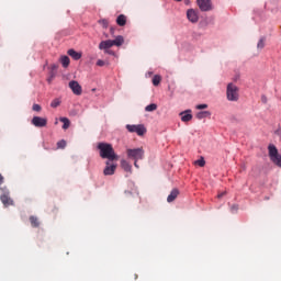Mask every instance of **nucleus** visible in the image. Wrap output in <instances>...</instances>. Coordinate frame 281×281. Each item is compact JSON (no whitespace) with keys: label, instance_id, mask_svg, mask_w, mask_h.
<instances>
[{"label":"nucleus","instance_id":"4be33fe9","mask_svg":"<svg viewBox=\"0 0 281 281\" xmlns=\"http://www.w3.org/2000/svg\"><path fill=\"white\" fill-rule=\"evenodd\" d=\"M60 63H61L63 67H65V69H67V67H69V63H70L69 57L61 56Z\"/></svg>","mask_w":281,"mask_h":281},{"label":"nucleus","instance_id":"a211bd4d","mask_svg":"<svg viewBox=\"0 0 281 281\" xmlns=\"http://www.w3.org/2000/svg\"><path fill=\"white\" fill-rule=\"evenodd\" d=\"M29 220L32 227H41V222L38 221V217L31 215Z\"/></svg>","mask_w":281,"mask_h":281},{"label":"nucleus","instance_id":"58836bf2","mask_svg":"<svg viewBox=\"0 0 281 281\" xmlns=\"http://www.w3.org/2000/svg\"><path fill=\"white\" fill-rule=\"evenodd\" d=\"M175 1H182V0H175Z\"/></svg>","mask_w":281,"mask_h":281},{"label":"nucleus","instance_id":"6e6552de","mask_svg":"<svg viewBox=\"0 0 281 281\" xmlns=\"http://www.w3.org/2000/svg\"><path fill=\"white\" fill-rule=\"evenodd\" d=\"M69 89H71L75 95H82V86L76 80H71L68 83Z\"/></svg>","mask_w":281,"mask_h":281},{"label":"nucleus","instance_id":"f257e3e1","mask_svg":"<svg viewBox=\"0 0 281 281\" xmlns=\"http://www.w3.org/2000/svg\"><path fill=\"white\" fill-rule=\"evenodd\" d=\"M98 149L100 150V158L108 159V161H117L120 157L115 154V149H113V145L109 143H99Z\"/></svg>","mask_w":281,"mask_h":281},{"label":"nucleus","instance_id":"c85d7f7f","mask_svg":"<svg viewBox=\"0 0 281 281\" xmlns=\"http://www.w3.org/2000/svg\"><path fill=\"white\" fill-rule=\"evenodd\" d=\"M32 109H33V111H36L37 113H41V111H43V108L37 103H34Z\"/></svg>","mask_w":281,"mask_h":281},{"label":"nucleus","instance_id":"473e14b6","mask_svg":"<svg viewBox=\"0 0 281 281\" xmlns=\"http://www.w3.org/2000/svg\"><path fill=\"white\" fill-rule=\"evenodd\" d=\"M104 53H105V54H109L110 56H113V54H114L113 50H111V49H109V48H108L106 50H104Z\"/></svg>","mask_w":281,"mask_h":281},{"label":"nucleus","instance_id":"1a4fd4ad","mask_svg":"<svg viewBox=\"0 0 281 281\" xmlns=\"http://www.w3.org/2000/svg\"><path fill=\"white\" fill-rule=\"evenodd\" d=\"M31 124L36 128H45L47 126V119L41 116H34L31 121Z\"/></svg>","mask_w":281,"mask_h":281},{"label":"nucleus","instance_id":"aec40b11","mask_svg":"<svg viewBox=\"0 0 281 281\" xmlns=\"http://www.w3.org/2000/svg\"><path fill=\"white\" fill-rule=\"evenodd\" d=\"M210 115H212V113H210V111H202V112H199L195 117L198 120H205V117H210Z\"/></svg>","mask_w":281,"mask_h":281},{"label":"nucleus","instance_id":"4468645a","mask_svg":"<svg viewBox=\"0 0 281 281\" xmlns=\"http://www.w3.org/2000/svg\"><path fill=\"white\" fill-rule=\"evenodd\" d=\"M177 196H179V189L171 190L170 194L167 198V202L172 203V201H175Z\"/></svg>","mask_w":281,"mask_h":281},{"label":"nucleus","instance_id":"c9c22d12","mask_svg":"<svg viewBox=\"0 0 281 281\" xmlns=\"http://www.w3.org/2000/svg\"><path fill=\"white\" fill-rule=\"evenodd\" d=\"M135 168H139V165L137 164V160H134Z\"/></svg>","mask_w":281,"mask_h":281},{"label":"nucleus","instance_id":"f704fd0d","mask_svg":"<svg viewBox=\"0 0 281 281\" xmlns=\"http://www.w3.org/2000/svg\"><path fill=\"white\" fill-rule=\"evenodd\" d=\"M3 183V176L0 173V186Z\"/></svg>","mask_w":281,"mask_h":281},{"label":"nucleus","instance_id":"bb28decb","mask_svg":"<svg viewBox=\"0 0 281 281\" xmlns=\"http://www.w3.org/2000/svg\"><path fill=\"white\" fill-rule=\"evenodd\" d=\"M99 24L102 25V27H109V20L103 19V20H99Z\"/></svg>","mask_w":281,"mask_h":281},{"label":"nucleus","instance_id":"b1692460","mask_svg":"<svg viewBox=\"0 0 281 281\" xmlns=\"http://www.w3.org/2000/svg\"><path fill=\"white\" fill-rule=\"evenodd\" d=\"M145 111H146L147 113H150V112H153V111H157V104L150 103L149 105H147V106L145 108Z\"/></svg>","mask_w":281,"mask_h":281},{"label":"nucleus","instance_id":"9b49d317","mask_svg":"<svg viewBox=\"0 0 281 281\" xmlns=\"http://www.w3.org/2000/svg\"><path fill=\"white\" fill-rule=\"evenodd\" d=\"M187 19L191 22V23H199V14L196 13V11H194L193 9H189L187 11Z\"/></svg>","mask_w":281,"mask_h":281},{"label":"nucleus","instance_id":"20e7f679","mask_svg":"<svg viewBox=\"0 0 281 281\" xmlns=\"http://www.w3.org/2000/svg\"><path fill=\"white\" fill-rule=\"evenodd\" d=\"M2 194L0 195V201L4 205V207H9V205H14V200L10 198V190L5 187L0 188Z\"/></svg>","mask_w":281,"mask_h":281},{"label":"nucleus","instance_id":"5701e85b","mask_svg":"<svg viewBox=\"0 0 281 281\" xmlns=\"http://www.w3.org/2000/svg\"><path fill=\"white\" fill-rule=\"evenodd\" d=\"M160 82H161V76H159V75L154 76V78H153L154 87H159Z\"/></svg>","mask_w":281,"mask_h":281},{"label":"nucleus","instance_id":"39448f33","mask_svg":"<svg viewBox=\"0 0 281 281\" xmlns=\"http://www.w3.org/2000/svg\"><path fill=\"white\" fill-rule=\"evenodd\" d=\"M268 150L271 161L281 168V156L278 154V148L274 145H269Z\"/></svg>","mask_w":281,"mask_h":281},{"label":"nucleus","instance_id":"6ab92c4d","mask_svg":"<svg viewBox=\"0 0 281 281\" xmlns=\"http://www.w3.org/2000/svg\"><path fill=\"white\" fill-rule=\"evenodd\" d=\"M116 23L120 25V27H124V25H126V15L120 14L116 18Z\"/></svg>","mask_w":281,"mask_h":281},{"label":"nucleus","instance_id":"393cba45","mask_svg":"<svg viewBox=\"0 0 281 281\" xmlns=\"http://www.w3.org/2000/svg\"><path fill=\"white\" fill-rule=\"evenodd\" d=\"M50 106H52V109H57V106H60V99H54L50 102Z\"/></svg>","mask_w":281,"mask_h":281},{"label":"nucleus","instance_id":"2f4dec72","mask_svg":"<svg viewBox=\"0 0 281 281\" xmlns=\"http://www.w3.org/2000/svg\"><path fill=\"white\" fill-rule=\"evenodd\" d=\"M196 109L199 110L207 109V104H199L196 105Z\"/></svg>","mask_w":281,"mask_h":281},{"label":"nucleus","instance_id":"4c0bfd02","mask_svg":"<svg viewBox=\"0 0 281 281\" xmlns=\"http://www.w3.org/2000/svg\"><path fill=\"white\" fill-rule=\"evenodd\" d=\"M53 69H56V66H53Z\"/></svg>","mask_w":281,"mask_h":281},{"label":"nucleus","instance_id":"cd10ccee","mask_svg":"<svg viewBox=\"0 0 281 281\" xmlns=\"http://www.w3.org/2000/svg\"><path fill=\"white\" fill-rule=\"evenodd\" d=\"M258 49H265V38H260L257 44Z\"/></svg>","mask_w":281,"mask_h":281},{"label":"nucleus","instance_id":"f03ea898","mask_svg":"<svg viewBox=\"0 0 281 281\" xmlns=\"http://www.w3.org/2000/svg\"><path fill=\"white\" fill-rule=\"evenodd\" d=\"M226 98L229 102H238V88L234 83H228L226 88Z\"/></svg>","mask_w":281,"mask_h":281},{"label":"nucleus","instance_id":"423d86ee","mask_svg":"<svg viewBox=\"0 0 281 281\" xmlns=\"http://www.w3.org/2000/svg\"><path fill=\"white\" fill-rule=\"evenodd\" d=\"M126 130L128 131V133H136V135L140 137L142 135H146V127L143 124H138V125L127 124Z\"/></svg>","mask_w":281,"mask_h":281},{"label":"nucleus","instance_id":"f3484780","mask_svg":"<svg viewBox=\"0 0 281 281\" xmlns=\"http://www.w3.org/2000/svg\"><path fill=\"white\" fill-rule=\"evenodd\" d=\"M68 56H70L71 58H74V60H80V58H82V54L74 50V49H69L68 50Z\"/></svg>","mask_w":281,"mask_h":281},{"label":"nucleus","instance_id":"a878e982","mask_svg":"<svg viewBox=\"0 0 281 281\" xmlns=\"http://www.w3.org/2000/svg\"><path fill=\"white\" fill-rule=\"evenodd\" d=\"M67 146V142L65 139H61L57 142V148L64 149Z\"/></svg>","mask_w":281,"mask_h":281},{"label":"nucleus","instance_id":"f8f14e48","mask_svg":"<svg viewBox=\"0 0 281 281\" xmlns=\"http://www.w3.org/2000/svg\"><path fill=\"white\" fill-rule=\"evenodd\" d=\"M111 47H113L112 40L102 41L99 44V49H103V52L106 50V49H111Z\"/></svg>","mask_w":281,"mask_h":281},{"label":"nucleus","instance_id":"7c9ffc66","mask_svg":"<svg viewBox=\"0 0 281 281\" xmlns=\"http://www.w3.org/2000/svg\"><path fill=\"white\" fill-rule=\"evenodd\" d=\"M104 65H106V61H104V60H102V59H99V60L97 61V66H98V67H104Z\"/></svg>","mask_w":281,"mask_h":281},{"label":"nucleus","instance_id":"c756f323","mask_svg":"<svg viewBox=\"0 0 281 281\" xmlns=\"http://www.w3.org/2000/svg\"><path fill=\"white\" fill-rule=\"evenodd\" d=\"M195 164H198V166H200V168H203L205 166V159L201 158V159L196 160Z\"/></svg>","mask_w":281,"mask_h":281},{"label":"nucleus","instance_id":"9d476101","mask_svg":"<svg viewBox=\"0 0 281 281\" xmlns=\"http://www.w3.org/2000/svg\"><path fill=\"white\" fill-rule=\"evenodd\" d=\"M196 3L202 12H210L212 10L211 0H196Z\"/></svg>","mask_w":281,"mask_h":281},{"label":"nucleus","instance_id":"7ed1b4c3","mask_svg":"<svg viewBox=\"0 0 281 281\" xmlns=\"http://www.w3.org/2000/svg\"><path fill=\"white\" fill-rule=\"evenodd\" d=\"M126 153H127L128 159H134V161H139L144 159V155H145L143 147L127 149Z\"/></svg>","mask_w":281,"mask_h":281},{"label":"nucleus","instance_id":"72a5a7b5","mask_svg":"<svg viewBox=\"0 0 281 281\" xmlns=\"http://www.w3.org/2000/svg\"><path fill=\"white\" fill-rule=\"evenodd\" d=\"M223 196H225V193H220V194L217 195V199H223Z\"/></svg>","mask_w":281,"mask_h":281},{"label":"nucleus","instance_id":"2eb2a0df","mask_svg":"<svg viewBox=\"0 0 281 281\" xmlns=\"http://www.w3.org/2000/svg\"><path fill=\"white\" fill-rule=\"evenodd\" d=\"M112 45L116 47H122L124 45V37L119 35L115 37V40H112Z\"/></svg>","mask_w":281,"mask_h":281},{"label":"nucleus","instance_id":"ddd939ff","mask_svg":"<svg viewBox=\"0 0 281 281\" xmlns=\"http://www.w3.org/2000/svg\"><path fill=\"white\" fill-rule=\"evenodd\" d=\"M180 116L182 122H190L192 120V111L188 110L186 112H181Z\"/></svg>","mask_w":281,"mask_h":281},{"label":"nucleus","instance_id":"0eeeda50","mask_svg":"<svg viewBox=\"0 0 281 281\" xmlns=\"http://www.w3.org/2000/svg\"><path fill=\"white\" fill-rule=\"evenodd\" d=\"M111 161L113 160L105 161V168L103 170V175L105 177H111L112 175H115V170H117V164H113Z\"/></svg>","mask_w":281,"mask_h":281},{"label":"nucleus","instance_id":"dca6fc26","mask_svg":"<svg viewBox=\"0 0 281 281\" xmlns=\"http://www.w3.org/2000/svg\"><path fill=\"white\" fill-rule=\"evenodd\" d=\"M121 167L123 170H125V172H133V166H131V164L126 160H121Z\"/></svg>","mask_w":281,"mask_h":281},{"label":"nucleus","instance_id":"e433bc0d","mask_svg":"<svg viewBox=\"0 0 281 281\" xmlns=\"http://www.w3.org/2000/svg\"><path fill=\"white\" fill-rule=\"evenodd\" d=\"M113 32H115V30H114V29H111V34H113Z\"/></svg>","mask_w":281,"mask_h":281},{"label":"nucleus","instance_id":"412c9836","mask_svg":"<svg viewBox=\"0 0 281 281\" xmlns=\"http://www.w3.org/2000/svg\"><path fill=\"white\" fill-rule=\"evenodd\" d=\"M60 120V122H63V128H64V131H67V128H69V126H70V124H71V122L69 121V119H67V117H60L59 119Z\"/></svg>","mask_w":281,"mask_h":281}]
</instances>
